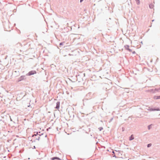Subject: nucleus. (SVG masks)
Wrapping results in <instances>:
<instances>
[{
	"mask_svg": "<svg viewBox=\"0 0 160 160\" xmlns=\"http://www.w3.org/2000/svg\"><path fill=\"white\" fill-rule=\"evenodd\" d=\"M55 159H58V160H60V159L58 158L57 157H54V158H52V160H54Z\"/></svg>",
	"mask_w": 160,
	"mask_h": 160,
	"instance_id": "423d86ee",
	"label": "nucleus"
},
{
	"mask_svg": "<svg viewBox=\"0 0 160 160\" xmlns=\"http://www.w3.org/2000/svg\"><path fill=\"white\" fill-rule=\"evenodd\" d=\"M60 103L59 102H57V103H56L57 105H56V108L58 109L59 108V106H60Z\"/></svg>",
	"mask_w": 160,
	"mask_h": 160,
	"instance_id": "f03ea898",
	"label": "nucleus"
},
{
	"mask_svg": "<svg viewBox=\"0 0 160 160\" xmlns=\"http://www.w3.org/2000/svg\"><path fill=\"white\" fill-rule=\"evenodd\" d=\"M153 98L155 99H160V96H154L153 97Z\"/></svg>",
	"mask_w": 160,
	"mask_h": 160,
	"instance_id": "7ed1b4c3",
	"label": "nucleus"
},
{
	"mask_svg": "<svg viewBox=\"0 0 160 160\" xmlns=\"http://www.w3.org/2000/svg\"><path fill=\"white\" fill-rule=\"evenodd\" d=\"M39 135H33L32 137L34 138H37V137H37L38 138V140L39 139Z\"/></svg>",
	"mask_w": 160,
	"mask_h": 160,
	"instance_id": "20e7f679",
	"label": "nucleus"
},
{
	"mask_svg": "<svg viewBox=\"0 0 160 160\" xmlns=\"http://www.w3.org/2000/svg\"><path fill=\"white\" fill-rule=\"evenodd\" d=\"M60 45H62V43H60Z\"/></svg>",
	"mask_w": 160,
	"mask_h": 160,
	"instance_id": "9b49d317",
	"label": "nucleus"
},
{
	"mask_svg": "<svg viewBox=\"0 0 160 160\" xmlns=\"http://www.w3.org/2000/svg\"><path fill=\"white\" fill-rule=\"evenodd\" d=\"M112 153H114V151H113V152H112Z\"/></svg>",
	"mask_w": 160,
	"mask_h": 160,
	"instance_id": "9d476101",
	"label": "nucleus"
},
{
	"mask_svg": "<svg viewBox=\"0 0 160 160\" xmlns=\"http://www.w3.org/2000/svg\"><path fill=\"white\" fill-rule=\"evenodd\" d=\"M82 0H81V1H80V2H82Z\"/></svg>",
	"mask_w": 160,
	"mask_h": 160,
	"instance_id": "f8f14e48",
	"label": "nucleus"
},
{
	"mask_svg": "<svg viewBox=\"0 0 160 160\" xmlns=\"http://www.w3.org/2000/svg\"><path fill=\"white\" fill-rule=\"evenodd\" d=\"M151 146V144H148V147H150Z\"/></svg>",
	"mask_w": 160,
	"mask_h": 160,
	"instance_id": "0eeeda50",
	"label": "nucleus"
},
{
	"mask_svg": "<svg viewBox=\"0 0 160 160\" xmlns=\"http://www.w3.org/2000/svg\"><path fill=\"white\" fill-rule=\"evenodd\" d=\"M37 72L35 70H32L29 72L27 74V76H31L32 75L36 74Z\"/></svg>",
	"mask_w": 160,
	"mask_h": 160,
	"instance_id": "f257e3e1",
	"label": "nucleus"
},
{
	"mask_svg": "<svg viewBox=\"0 0 160 160\" xmlns=\"http://www.w3.org/2000/svg\"><path fill=\"white\" fill-rule=\"evenodd\" d=\"M133 139H134L133 136V135H132L130 138L129 140H133Z\"/></svg>",
	"mask_w": 160,
	"mask_h": 160,
	"instance_id": "39448f33",
	"label": "nucleus"
},
{
	"mask_svg": "<svg viewBox=\"0 0 160 160\" xmlns=\"http://www.w3.org/2000/svg\"><path fill=\"white\" fill-rule=\"evenodd\" d=\"M150 126H149L148 127V129H150Z\"/></svg>",
	"mask_w": 160,
	"mask_h": 160,
	"instance_id": "1a4fd4ad",
	"label": "nucleus"
},
{
	"mask_svg": "<svg viewBox=\"0 0 160 160\" xmlns=\"http://www.w3.org/2000/svg\"><path fill=\"white\" fill-rule=\"evenodd\" d=\"M24 76H22L20 78H22H22H24Z\"/></svg>",
	"mask_w": 160,
	"mask_h": 160,
	"instance_id": "6e6552de",
	"label": "nucleus"
}]
</instances>
